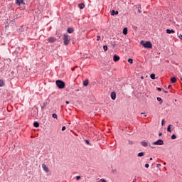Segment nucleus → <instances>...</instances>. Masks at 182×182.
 Wrapping results in <instances>:
<instances>
[{
    "mask_svg": "<svg viewBox=\"0 0 182 182\" xmlns=\"http://www.w3.org/2000/svg\"><path fill=\"white\" fill-rule=\"evenodd\" d=\"M149 146H150V147H151V144H149Z\"/></svg>",
    "mask_w": 182,
    "mask_h": 182,
    "instance_id": "obj_50",
    "label": "nucleus"
},
{
    "mask_svg": "<svg viewBox=\"0 0 182 182\" xmlns=\"http://www.w3.org/2000/svg\"><path fill=\"white\" fill-rule=\"evenodd\" d=\"M165 170H166V167H164Z\"/></svg>",
    "mask_w": 182,
    "mask_h": 182,
    "instance_id": "obj_51",
    "label": "nucleus"
},
{
    "mask_svg": "<svg viewBox=\"0 0 182 182\" xmlns=\"http://www.w3.org/2000/svg\"><path fill=\"white\" fill-rule=\"evenodd\" d=\"M164 165L166 166V162L164 163Z\"/></svg>",
    "mask_w": 182,
    "mask_h": 182,
    "instance_id": "obj_46",
    "label": "nucleus"
},
{
    "mask_svg": "<svg viewBox=\"0 0 182 182\" xmlns=\"http://www.w3.org/2000/svg\"><path fill=\"white\" fill-rule=\"evenodd\" d=\"M162 135H163L162 133H159V136H162Z\"/></svg>",
    "mask_w": 182,
    "mask_h": 182,
    "instance_id": "obj_41",
    "label": "nucleus"
},
{
    "mask_svg": "<svg viewBox=\"0 0 182 182\" xmlns=\"http://www.w3.org/2000/svg\"><path fill=\"white\" fill-rule=\"evenodd\" d=\"M63 41L64 42V45H65V46H68V45H69V42H70V37H69L68 34H64Z\"/></svg>",
    "mask_w": 182,
    "mask_h": 182,
    "instance_id": "obj_3",
    "label": "nucleus"
},
{
    "mask_svg": "<svg viewBox=\"0 0 182 182\" xmlns=\"http://www.w3.org/2000/svg\"><path fill=\"white\" fill-rule=\"evenodd\" d=\"M80 9H83L85 8V4H80L78 5Z\"/></svg>",
    "mask_w": 182,
    "mask_h": 182,
    "instance_id": "obj_18",
    "label": "nucleus"
},
{
    "mask_svg": "<svg viewBox=\"0 0 182 182\" xmlns=\"http://www.w3.org/2000/svg\"><path fill=\"white\" fill-rule=\"evenodd\" d=\"M65 130H66V127L63 126L62 127V132H65Z\"/></svg>",
    "mask_w": 182,
    "mask_h": 182,
    "instance_id": "obj_29",
    "label": "nucleus"
},
{
    "mask_svg": "<svg viewBox=\"0 0 182 182\" xmlns=\"http://www.w3.org/2000/svg\"><path fill=\"white\" fill-rule=\"evenodd\" d=\"M150 77H151V79L154 80V79H156V75H154V74H151Z\"/></svg>",
    "mask_w": 182,
    "mask_h": 182,
    "instance_id": "obj_22",
    "label": "nucleus"
},
{
    "mask_svg": "<svg viewBox=\"0 0 182 182\" xmlns=\"http://www.w3.org/2000/svg\"><path fill=\"white\" fill-rule=\"evenodd\" d=\"M141 45H142V46H144V48H146L147 49H151L153 48V45L151 44V43L150 41H141L140 42Z\"/></svg>",
    "mask_w": 182,
    "mask_h": 182,
    "instance_id": "obj_1",
    "label": "nucleus"
},
{
    "mask_svg": "<svg viewBox=\"0 0 182 182\" xmlns=\"http://www.w3.org/2000/svg\"><path fill=\"white\" fill-rule=\"evenodd\" d=\"M157 100H158V102H160V105H161V103H163V100L160 97H157Z\"/></svg>",
    "mask_w": 182,
    "mask_h": 182,
    "instance_id": "obj_19",
    "label": "nucleus"
},
{
    "mask_svg": "<svg viewBox=\"0 0 182 182\" xmlns=\"http://www.w3.org/2000/svg\"><path fill=\"white\" fill-rule=\"evenodd\" d=\"M2 86H4V81L0 80V87H2Z\"/></svg>",
    "mask_w": 182,
    "mask_h": 182,
    "instance_id": "obj_26",
    "label": "nucleus"
},
{
    "mask_svg": "<svg viewBox=\"0 0 182 182\" xmlns=\"http://www.w3.org/2000/svg\"><path fill=\"white\" fill-rule=\"evenodd\" d=\"M167 131L171 133V125L168 126Z\"/></svg>",
    "mask_w": 182,
    "mask_h": 182,
    "instance_id": "obj_21",
    "label": "nucleus"
},
{
    "mask_svg": "<svg viewBox=\"0 0 182 182\" xmlns=\"http://www.w3.org/2000/svg\"><path fill=\"white\" fill-rule=\"evenodd\" d=\"M141 144L143 147H147V146H149V144L146 141H141Z\"/></svg>",
    "mask_w": 182,
    "mask_h": 182,
    "instance_id": "obj_11",
    "label": "nucleus"
},
{
    "mask_svg": "<svg viewBox=\"0 0 182 182\" xmlns=\"http://www.w3.org/2000/svg\"><path fill=\"white\" fill-rule=\"evenodd\" d=\"M97 41H100V36H97Z\"/></svg>",
    "mask_w": 182,
    "mask_h": 182,
    "instance_id": "obj_32",
    "label": "nucleus"
},
{
    "mask_svg": "<svg viewBox=\"0 0 182 182\" xmlns=\"http://www.w3.org/2000/svg\"><path fill=\"white\" fill-rule=\"evenodd\" d=\"M33 126H34V127H39V123L38 122H34Z\"/></svg>",
    "mask_w": 182,
    "mask_h": 182,
    "instance_id": "obj_23",
    "label": "nucleus"
},
{
    "mask_svg": "<svg viewBox=\"0 0 182 182\" xmlns=\"http://www.w3.org/2000/svg\"><path fill=\"white\" fill-rule=\"evenodd\" d=\"M48 42H50V43H53V42H56V38L54 37H50L48 39Z\"/></svg>",
    "mask_w": 182,
    "mask_h": 182,
    "instance_id": "obj_8",
    "label": "nucleus"
},
{
    "mask_svg": "<svg viewBox=\"0 0 182 182\" xmlns=\"http://www.w3.org/2000/svg\"><path fill=\"white\" fill-rule=\"evenodd\" d=\"M103 49H104L105 52L107 51V46H104Z\"/></svg>",
    "mask_w": 182,
    "mask_h": 182,
    "instance_id": "obj_28",
    "label": "nucleus"
},
{
    "mask_svg": "<svg viewBox=\"0 0 182 182\" xmlns=\"http://www.w3.org/2000/svg\"><path fill=\"white\" fill-rule=\"evenodd\" d=\"M141 114H144V113L141 112Z\"/></svg>",
    "mask_w": 182,
    "mask_h": 182,
    "instance_id": "obj_47",
    "label": "nucleus"
},
{
    "mask_svg": "<svg viewBox=\"0 0 182 182\" xmlns=\"http://www.w3.org/2000/svg\"><path fill=\"white\" fill-rule=\"evenodd\" d=\"M144 156V152H139L138 154H137V156L138 157H143Z\"/></svg>",
    "mask_w": 182,
    "mask_h": 182,
    "instance_id": "obj_16",
    "label": "nucleus"
},
{
    "mask_svg": "<svg viewBox=\"0 0 182 182\" xmlns=\"http://www.w3.org/2000/svg\"><path fill=\"white\" fill-rule=\"evenodd\" d=\"M128 62H129V63H131V65H132L133 63V59H132V58L128 59Z\"/></svg>",
    "mask_w": 182,
    "mask_h": 182,
    "instance_id": "obj_27",
    "label": "nucleus"
},
{
    "mask_svg": "<svg viewBox=\"0 0 182 182\" xmlns=\"http://www.w3.org/2000/svg\"><path fill=\"white\" fill-rule=\"evenodd\" d=\"M129 144L132 146V144H133V141H129Z\"/></svg>",
    "mask_w": 182,
    "mask_h": 182,
    "instance_id": "obj_33",
    "label": "nucleus"
},
{
    "mask_svg": "<svg viewBox=\"0 0 182 182\" xmlns=\"http://www.w3.org/2000/svg\"><path fill=\"white\" fill-rule=\"evenodd\" d=\"M153 146H163L164 144V142L161 139H159L155 142L152 143Z\"/></svg>",
    "mask_w": 182,
    "mask_h": 182,
    "instance_id": "obj_4",
    "label": "nucleus"
},
{
    "mask_svg": "<svg viewBox=\"0 0 182 182\" xmlns=\"http://www.w3.org/2000/svg\"><path fill=\"white\" fill-rule=\"evenodd\" d=\"M151 149H154V146H151Z\"/></svg>",
    "mask_w": 182,
    "mask_h": 182,
    "instance_id": "obj_48",
    "label": "nucleus"
},
{
    "mask_svg": "<svg viewBox=\"0 0 182 182\" xmlns=\"http://www.w3.org/2000/svg\"><path fill=\"white\" fill-rule=\"evenodd\" d=\"M181 80H182V79H181Z\"/></svg>",
    "mask_w": 182,
    "mask_h": 182,
    "instance_id": "obj_52",
    "label": "nucleus"
},
{
    "mask_svg": "<svg viewBox=\"0 0 182 182\" xmlns=\"http://www.w3.org/2000/svg\"><path fill=\"white\" fill-rule=\"evenodd\" d=\"M85 143H86V144H89V141L85 140Z\"/></svg>",
    "mask_w": 182,
    "mask_h": 182,
    "instance_id": "obj_36",
    "label": "nucleus"
},
{
    "mask_svg": "<svg viewBox=\"0 0 182 182\" xmlns=\"http://www.w3.org/2000/svg\"><path fill=\"white\" fill-rule=\"evenodd\" d=\"M163 92H164V93H168V92H167V91H166V90H163Z\"/></svg>",
    "mask_w": 182,
    "mask_h": 182,
    "instance_id": "obj_38",
    "label": "nucleus"
},
{
    "mask_svg": "<svg viewBox=\"0 0 182 182\" xmlns=\"http://www.w3.org/2000/svg\"><path fill=\"white\" fill-rule=\"evenodd\" d=\"M149 166H150V165H149V164H145L146 168H149Z\"/></svg>",
    "mask_w": 182,
    "mask_h": 182,
    "instance_id": "obj_30",
    "label": "nucleus"
},
{
    "mask_svg": "<svg viewBox=\"0 0 182 182\" xmlns=\"http://www.w3.org/2000/svg\"><path fill=\"white\" fill-rule=\"evenodd\" d=\"M42 168H43V171H45L46 173H49V168H48V166H46V164H43Z\"/></svg>",
    "mask_w": 182,
    "mask_h": 182,
    "instance_id": "obj_5",
    "label": "nucleus"
},
{
    "mask_svg": "<svg viewBox=\"0 0 182 182\" xmlns=\"http://www.w3.org/2000/svg\"><path fill=\"white\" fill-rule=\"evenodd\" d=\"M127 33V28H124V29H123V34L124 35H126Z\"/></svg>",
    "mask_w": 182,
    "mask_h": 182,
    "instance_id": "obj_20",
    "label": "nucleus"
},
{
    "mask_svg": "<svg viewBox=\"0 0 182 182\" xmlns=\"http://www.w3.org/2000/svg\"><path fill=\"white\" fill-rule=\"evenodd\" d=\"M166 33H168V34H170V33H175L174 30H173V29H171V30H170V29H166Z\"/></svg>",
    "mask_w": 182,
    "mask_h": 182,
    "instance_id": "obj_10",
    "label": "nucleus"
},
{
    "mask_svg": "<svg viewBox=\"0 0 182 182\" xmlns=\"http://www.w3.org/2000/svg\"><path fill=\"white\" fill-rule=\"evenodd\" d=\"M141 79H144V77H141Z\"/></svg>",
    "mask_w": 182,
    "mask_h": 182,
    "instance_id": "obj_45",
    "label": "nucleus"
},
{
    "mask_svg": "<svg viewBox=\"0 0 182 182\" xmlns=\"http://www.w3.org/2000/svg\"><path fill=\"white\" fill-rule=\"evenodd\" d=\"M44 107H45V106H43V107H41V109H44Z\"/></svg>",
    "mask_w": 182,
    "mask_h": 182,
    "instance_id": "obj_44",
    "label": "nucleus"
},
{
    "mask_svg": "<svg viewBox=\"0 0 182 182\" xmlns=\"http://www.w3.org/2000/svg\"><path fill=\"white\" fill-rule=\"evenodd\" d=\"M161 124H162V126H164V119H162Z\"/></svg>",
    "mask_w": 182,
    "mask_h": 182,
    "instance_id": "obj_35",
    "label": "nucleus"
},
{
    "mask_svg": "<svg viewBox=\"0 0 182 182\" xmlns=\"http://www.w3.org/2000/svg\"><path fill=\"white\" fill-rule=\"evenodd\" d=\"M171 139H172V140H176V139H177V136H176V134H173L171 136Z\"/></svg>",
    "mask_w": 182,
    "mask_h": 182,
    "instance_id": "obj_24",
    "label": "nucleus"
},
{
    "mask_svg": "<svg viewBox=\"0 0 182 182\" xmlns=\"http://www.w3.org/2000/svg\"><path fill=\"white\" fill-rule=\"evenodd\" d=\"M111 99H112V100H116V92H111Z\"/></svg>",
    "mask_w": 182,
    "mask_h": 182,
    "instance_id": "obj_9",
    "label": "nucleus"
},
{
    "mask_svg": "<svg viewBox=\"0 0 182 182\" xmlns=\"http://www.w3.org/2000/svg\"><path fill=\"white\" fill-rule=\"evenodd\" d=\"M16 4L19 6H21V5H25V2L23 1V0H16Z\"/></svg>",
    "mask_w": 182,
    "mask_h": 182,
    "instance_id": "obj_6",
    "label": "nucleus"
},
{
    "mask_svg": "<svg viewBox=\"0 0 182 182\" xmlns=\"http://www.w3.org/2000/svg\"><path fill=\"white\" fill-rule=\"evenodd\" d=\"M66 105H69V101L65 102Z\"/></svg>",
    "mask_w": 182,
    "mask_h": 182,
    "instance_id": "obj_39",
    "label": "nucleus"
},
{
    "mask_svg": "<svg viewBox=\"0 0 182 182\" xmlns=\"http://www.w3.org/2000/svg\"><path fill=\"white\" fill-rule=\"evenodd\" d=\"M76 180H80V176H77L75 177Z\"/></svg>",
    "mask_w": 182,
    "mask_h": 182,
    "instance_id": "obj_31",
    "label": "nucleus"
},
{
    "mask_svg": "<svg viewBox=\"0 0 182 182\" xmlns=\"http://www.w3.org/2000/svg\"><path fill=\"white\" fill-rule=\"evenodd\" d=\"M97 182H107V180L105 178L98 179Z\"/></svg>",
    "mask_w": 182,
    "mask_h": 182,
    "instance_id": "obj_17",
    "label": "nucleus"
},
{
    "mask_svg": "<svg viewBox=\"0 0 182 182\" xmlns=\"http://www.w3.org/2000/svg\"><path fill=\"white\" fill-rule=\"evenodd\" d=\"M150 160H153V158H150Z\"/></svg>",
    "mask_w": 182,
    "mask_h": 182,
    "instance_id": "obj_49",
    "label": "nucleus"
},
{
    "mask_svg": "<svg viewBox=\"0 0 182 182\" xmlns=\"http://www.w3.org/2000/svg\"><path fill=\"white\" fill-rule=\"evenodd\" d=\"M138 11L139 14H141V11H140V9H138Z\"/></svg>",
    "mask_w": 182,
    "mask_h": 182,
    "instance_id": "obj_40",
    "label": "nucleus"
},
{
    "mask_svg": "<svg viewBox=\"0 0 182 182\" xmlns=\"http://www.w3.org/2000/svg\"><path fill=\"white\" fill-rule=\"evenodd\" d=\"M156 167H158V168L161 167V164H156Z\"/></svg>",
    "mask_w": 182,
    "mask_h": 182,
    "instance_id": "obj_34",
    "label": "nucleus"
},
{
    "mask_svg": "<svg viewBox=\"0 0 182 182\" xmlns=\"http://www.w3.org/2000/svg\"><path fill=\"white\" fill-rule=\"evenodd\" d=\"M87 85H89L88 80H85V81H83V86H87Z\"/></svg>",
    "mask_w": 182,
    "mask_h": 182,
    "instance_id": "obj_15",
    "label": "nucleus"
},
{
    "mask_svg": "<svg viewBox=\"0 0 182 182\" xmlns=\"http://www.w3.org/2000/svg\"><path fill=\"white\" fill-rule=\"evenodd\" d=\"M52 117H53V119H58V114H52Z\"/></svg>",
    "mask_w": 182,
    "mask_h": 182,
    "instance_id": "obj_25",
    "label": "nucleus"
},
{
    "mask_svg": "<svg viewBox=\"0 0 182 182\" xmlns=\"http://www.w3.org/2000/svg\"><path fill=\"white\" fill-rule=\"evenodd\" d=\"M111 15H112V16H114V15H119V11H115L114 10H112V11H111Z\"/></svg>",
    "mask_w": 182,
    "mask_h": 182,
    "instance_id": "obj_12",
    "label": "nucleus"
},
{
    "mask_svg": "<svg viewBox=\"0 0 182 182\" xmlns=\"http://www.w3.org/2000/svg\"><path fill=\"white\" fill-rule=\"evenodd\" d=\"M113 60L114 62H119V60H120V57L117 55H114Z\"/></svg>",
    "mask_w": 182,
    "mask_h": 182,
    "instance_id": "obj_7",
    "label": "nucleus"
},
{
    "mask_svg": "<svg viewBox=\"0 0 182 182\" xmlns=\"http://www.w3.org/2000/svg\"><path fill=\"white\" fill-rule=\"evenodd\" d=\"M43 106H44V107H45V106H46V103L44 102Z\"/></svg>",
    "mask_w": 182,
    "mask_h": 182,
    "instance_id": "obj_43",
    "label": "nucleus"
},
{
    "mask_svg": "<svg viewBox=\"0 0 182 182\" xmlns=\"http://www.w3.org/2000/svg\"><path fill=\"white\" fill-rule=\"evenodd\" d=\"M68 33H73V28H69L67 29Z\"/></svg>",
    "mask_w": 182,
    "mask_h": 182,
    "instance_id": "obj_14",
    "label": "nucleus"
},
{
    "mask_svg": "<svg viewBox=\"0 0 182 182\" xmlns=\"http://www.w3.org/2000/svg\"><path fill=\"white\" fill-rule=\"evenodd\" d=\"M171 87V85H168V89H170Z\"/></svg>",
    "mask_w": 182,
    "mask_h": 182,
    "instance_id": "obj_42",
    "label": "nucleus"
},
{
    "mask_svg": "<svg viewBox=\"0 0 182 182\" xmlns=\"http://www.w3.org/2000/svg\"><path fill=\"white\" fill-rule=\"evenodd\" d=\"M157 90H159V92H161V88L158 87V88H157Z\"/></svg>",
    "mask_w": 182,
    "mask_h": 182,
    "instance_id": "obj_37",
    "label": "nucleus"
},
{
    "mask_svg": "<svg viewBox=\"0 0 182 182\" xmlns=\"http://www.w3.org/2000/svg\"><path fill=\"white\" fill-rule=\"evenodd\" d=\"M171 83H176L177 82V78L176 77H173L171 79Z\"/></svg>",
    "mask_w": 182,
    "mask_h": 182,
    "instance_id": "obj_13",
    "label": "nucleus"
},
{
    "mask_svg": "<svg viewBox=\"0 0 182 182\" xmlns=\"http://www.w3.org/2000/svg\"><path fill=\"white\" fill-rule=\"evenodd\" d=\"M56 83V86L58 87V89H64L65 84V82L60 80H58L55 82Z\"/></svg>",
    "mask_w": 182,
    "mask_h": 182,
    "instance_id": "obj_2",
    "label": "nucleus"
}]
</instances>
